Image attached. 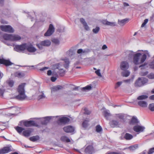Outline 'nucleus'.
Returning a JSON list of instances; mask_svg holds the SVG:
<instances>
[{
	"label": "nucleus",
	"instance_id": "obj_1",
	"mask_svg": "<svg viewBox=\"0 0 154 154\" xmlns=\"http://www.w3.org/2000/svg\"><path fill=\"white\" fill-rule=\"evenodd\" d=\"M146 57L145 54H142L139 53H136L133 56V63L136 65L141 64L145 61Z\"/></svg>",
	"mask_w": 154,
	"mask_h": 154
},
{
	"label": "nucleus",
	"instance_id": "obj_2",
	"mask_svg": "<svg viewBox=\"0 0 154 154\" xmlns=\"http://www.w3.org/2000/svg\"><path fill=\"white\" fill-rule=\"evenodd\" d=\"M25 85V83H22L19 86L17 89L19 94L17 97V98L18 99L23 100L25 99L26 97L24 89V87Z\"/></svg>",
	"mask_w": 154,
	"mask_h": 154
},
{
	"label": "nucleus",
	"instance_id": "obj_3",
	"mask_svg": "<svg viewBox=\"0 0 154 154\" xmlns=\"http://www.w3.org/2000/svg\"><path fill=\"white\" fill-rule=\"evenodd\" d=\"M4 38L6 40L13 42L18 41L21 39V37L17 34H5L3 36Z\"/></svg>",
	"mask_w": 154,
	"mask_h": 154
},
{
	"label": "nucleus",
	"instance_id": "obj_4",
	"mask_svg": "<svg viewBox=\"0 0 154 154\" xmlns=\"http://www.w3.org/2000/svg\"><path fill=\"white\" fill-rule=\"evenodd\" d=\"M148 81V79L146 78H139L135 82L134 85L135 87H140L147 83Z\"/></svg>",
	"mask_w": 154,
	"mask_h": 154
},
{
	"label": "nucleus",
	"instance_id": "obj_5",
	"mask_svg": "<svg viewBox=\"0 0 154 154\" xmlns=\"http://www.w3.org/2000/svg\"><path fill=\"white\" fill-rule=\"evenodd\" d=\"M0 28L2 31L8 33H12L14 32V29L10 25H1Z\"/></svg>",
	"mask_w": 154,
	"mask_h": 154
},
{
	"label": "nucleus",
	"instance_id": "obj_6",
	"mask_svg": "<svg viewBox=\"0 0 154 154\" xmlns=\"http://www.w3.org/2000/svg\"><path fill=\"white\" fill-rule=\"evenodd\" d=\"M51 44V42L50 40H46L37 44V45L40 49H42L43 48V46L48 47Z\"/></svg>",
	"mask_w": 154,
	"mask_h": 154
},
{
	"label": "nucleus",
	"instance_id": "obj_7",
	"mask_svg": "<svg viewBox=\"0 0 154 154\" xmlns=\"http://www.w3.org/2000/svg\"><path fill=\"white\" fill-rule=\"evenodd\" d=\"M51 95L53 99L57 98L58 95V85L52 86L51 88Z\"/></svg>",
	"mask_w": 154,
	"mask_h": 154
},
{
	"label": "nucleus",
	"instance_id": "obj_8",
	"mask_svg": "<svg viewBox=\"0 0 154 154\" xmlns=\"http://www.w3.org/2000/svg\"><path fill=\"white\" fill-rule=\"evenodd\" d=\"M55 31V28L53 25L50 24L48 29L44 34V35L46 37L50 36L52 35Z\"/></svg>",
	"mask_w": 154,
	"mask_h": 154
},
{
	"label": "nucleus",
	"instance_id": "obj_9",
	"mask_svg": "<svg viewBox=\"0 0 154 154\" xmlns=\"http://www.w3.org/2000/svg\"><path fill=\"white\" fill-rule=\"evenodd\" d=\"M26 44H24L22 45H16L14 48V50L17 52H20L26 49Z\"/></svg>",
	"mask_w": 154,
	"mask_h": 154
},
{
	"label": "nucleus",
	"instance_id": "obj_10",
	"mask_svg": "<svg viewBox=\"0 0 154 154\" xmlns=\"http://www.w3.org/2000/svg\"><path fill=\"white\" fill-rule=\"evenodd\" d=\"M64 131L67 133H71L75 131V128L71 125H67L63 128Z\"/></svg>",
	"mask_w": 154,
	"mask_h": 154
},
{
	"label": "nucleus",
	"instance_id": "obj_11",
	"mask_svg": "<svg viewBox=\"0 0 154 154\" xmlns=\"http://www.w3.org/2000/svg\"><path fill=\"white\" fill-rule=\"evenodd\" d=\"M57 116H47L41 119L42 123L43 125H46L48 123L50 120L53 119L55 117H57Z\"/></svg>",
	"mask_w": 154,
	"mask_h": 154
},
{
	"label": "nucleus",
	"instance_id": "obj_12",
	"mask_svg": "<svg viewBox=\"0 0 154 154\" xmlns=\"http://www.w3.org/2000/svg\"><path fill=\"white\" fill-rule=\"evenodd\" d=\"M94 152V149L92 145H89L85 149L84 154H92Z\"/></svg>",
	"mask_w": 154,
	"mask_h": 154
},
{
	"label": "nucleus",
	"instance_id": "obj_13",
	"mask_svg": "<svg viewBox=\"0 0 154 154\" xmlns=\"http://www.w3.org/2000/svg\"><path fill=\"white\" fill-rule=\"evenodd\" d=\"M70 121V119L66 117H63L58 119V122L64 125L68 124Z\"/></svg>",
	"mask_w": 154,
	"mask_h": 154
},
{
	"label": "nucleus",
	"instance_id": "obj_14",
	"mask_svg": "<svg viewBox=\"0 0 154 154\" xmlns=\"http://www.w3.org/2000/svg\"><path fill=\"white\" fill-rule=\"evenodd\" d=\"M23 125L26 127H30L32 126H37V124L33 121H24L23 122Z\"/></svg>",
	"mask_w": 154,
	"mask_h": 154
},
{
	"label": "nucleus",
	"instance_id": "obj_15",
	"mask_svg": "<svg viewBox=\"0 0 154 154\" xmlns=\"http://www.w3.org/2000/svg\"><path fill=\"white\" fill-rule=\"evenodd\" d=\"M129 67L128 63L127 61H122L120 64V67L122 70L125 71L128 69Z\"/></svg>",
	"mask_w": 154,
	"mask_h": 154
},
{
	"label": "nucleus",
	"instance_id": "obj_16",
	"mask_svg": "<svg viewBox=\"0 0 154 154\" xmlns=\"http://www.w3.org/2000/svg\"><path fill=\"white\" fill-rule=\"evenodd\" d=\"M26 49L30 52L33 53L36 51V49L31 44H26Z\"/></svg>",
	"mask_w": 154,
	"mask_h": 154
},
{
	"label": "nucleus",
	"instance_id": "obj_17",
	"mask_svg": "<svg viewBox=\"0 0 154 154\" xmlns=\"http://www.w3.org/2000/svg\"><path fill=\"white\" fill-rule=\"evenodd\" d=\"M144 129V127L139 125L134 126L133 128L134 131L137 132H142Z\"/></svg>",
	"mask_w": 154,
	"mask_h": 154
},
{
	"label": "nucleus",
	"instance_id": "obj_18",
	"mask_svg": "<svg viewBox=\"0 0 154 154\" xmlns=\"http://www.w3.org/2000/svg\"><path fill=\"white\" fill-rule=\"evenodd\" d=\"M0 63L4 64L7 66L11 65L13 64L9 60L2 58H0Z\"/></svg>",
	"mask_w": 154,
	"mask_h": 154
},
{
	"label": "nucleus",
	"instance_id": "obj_19",
	"mask_svg": "<svg viewBox=\"0 0 154 154\" xmlns=\"http://www.w3.org/2000/svg\"><path fill=\"white\" fill-rule=\"evenodd\" d=\"M109 124L110 126L113 127H118L120 125L119 121L114 120H111L109 122Z\"/></svg>",
	"mask_w": 154,
	"mask_h": 154
},
{
	"label": "nucleus",
	"instance_id": "obj_20",
	"mask_svg": "<svg viewBox=\"0 0 154 154\" xmlns=\"http://www.w3.org/2000/svg\"><path fill=\"white\" fill-rule=\"evenodd\" d=\"M137 103L139 106L142 108H146L147 106V103L145 100L138 101Z\"/></svg>",
	"mask_w": 154,
	"mask_h": 154
},
{
	"label": "nucleus",
	"instance_id": "obj_21",
	"mask_svg": "<svg viewBox=\"0 0 154 154\" xmlns=\"http://www.w3.org/2000/svg\"><path fill=\"white\" fill-rule=\"evenodd\" d=\"M60 64L58 63V75L60 76H63L65 73L66 71L60 67Z\"/></svg>",
	"mask_w": 154,
	"mask_h": 154
},
{
	"label": "nucleus",
	"instance_id": "obj_22",
	"mask_svg": "<svg viewBox=\"0 0 154 154\" xmlns=\"http://www.w3.org/2000/svg\"><path fill=\"white\" fill-rule=\"evenodd\" d=\"M11 151V149L9 147H5L0 149L1 154H4L8 153Z\"/></svg>",
	"mask_w": 154,
	"mask_h": 154
},
{
	"label": "nucleus",
	"instance_id": "obj_23",
	"mask_svg": "<svg viewBox=\"0 0 154 154\" xmlns=\"http://www.w3.org/2000/svg\"><path fill=\"white\" fill-rule=\"evenodd\" d=\"M62 61V63H63L64 67L65 68L67 69L69 66L70 63L69 59L67 58H65Z\"/></svg>",
	"mask_w": 154,
	"mask_h": 154
},
{
	"label": "nucleus",
	"instance_id": "obj_24",
	"mask_svg": "<svg viewBox=\"0 0 154 154\" xmlns=\"http://www.w3.org/2000/svg\"><path fill=\"white\" fill-rule=\"evenodd\" d=\"M31 132V130L29 129L24 131L23 132V134L25 137H28L30 135Z\"/></svg>",
	"mask_w": 154,
	"mask_h": 154
},
{
	"label": "nucleus",
	"instance_id": "obj_25",
	"mask_svg": "<svg viewBox=\"0 0 154 154\" xmlns=\"http://www.w3.org/2000/svg\"><path fill=\"white\" fill-rule=\"evenodd\" d=\"M138 122L137 119L136 118L133 117L129 122V124L131 125H134L138 123Z\"/></svg>",
	"mask_w": 154,
	"mask_h": 154
},
{
	"label": "nucleus",
	"instance_id": "obj_26",
	"mask_svg": "<svg viewBox=\"0 0 154 154\" xmlns=\"http://www.w3.org/2000/svg\"><path fill=\"white\" fill-rule=\"evenodd\" d=\"M60 140L66 143H69L71 141L70 140L69 138L66 136H62L60 138Z\"/></svg>",
	"mask_w": 154,
	"mask_h": 154
},
{
	"label": "nucleus",
	"instance_id": "obj_27",
	"mask_svg": "<svg viewBox=\"0 0 154 154\" xmlns=\"http://www.w3.org/2000/svg\"><path fill=\"white\" fill-rule=\"evenodd\" d=\"M124 115L123 114H116L115 118L117 119H120L119 122H121V120H124Z\"/></svg>",
	"mask_w": 154,
	"mask_h": 154
},
{
	"label": "nucleus",
	"instance_id": "obj_28",
	"mask_svg": "<svg viewBox=\"0 0 154 154\" xmlns=\"http://www.w3.org/2000/svg\"><path fill=\"white\" fill-rule=\"evenodd\" d=\"M6 83L8 85L11 87H13L14 84V81L11 79L7 80Z\"/></svg>",
	"mask_w": 154,
	"mask_h": 154
},
{
	"label": "nucleus",
	"instance_id": "obj_29",
	"mask_svg": "<svg viewBox=\"0 0 154 154\" xmlns=\"http://www.w3.org/2000/svg\"><path fill=\"white\" fill-rule=\"evenodd\" d=\"M148 98V96L146 95H141L138 96L137 98V99L139 101L147 99Z\"/></svg>",
	"mask_w": 154,
	"mask_h": 154
},
{
	"label": "nucleus",
	"instance_id": "obj_30",
	"mask_svg": "<svg viewBox=\"0 0 154 154\" xmlns=\"http://www.w3.org/2000/svg\"><path fill=\"white\" fill-rule=\"evenodd\" d=\"M124 137L126 140H130L133 138V136L130 134L126 133L125 134Z\"/></svg>",
	"mask_w": 154,
	"mask_h": 154
},
{
	"label": "nucleus",
	"instance_id": "obj_31",
	"mask_svg": "<svg viewBox=\"0 0 154 154\" xmlns=\"http://www.w3.org/2000/svg\"><path fill=\"white\" fill-rule=\"evenodd\" d=\"M15 76L18 78H21L24 76V73L23 72H17L15 73Z\"/></svg>",
	"mask_w": 154,
	"mask_h": 154
},
{
	"label": "nucleus",
	"instance_id": "obj_32",
	"mask_svg": "<svg viewBox=\"0 0 154 154\" xmlns=\"http://www.w3.org/2000/svg\"><path fill=\"white\" fill-rule=\"evenodd\" d=\"M46 98V96L44 94L43 92L42 91L39 93V94L38 96V100L41 99H45Z\"/></svg>",
	"mask_w": 154,
	"mask_h": 154
},
{
	"label": "nucleus",
	"instance_id": "obj_33",
	"mask_svg": "<svg viewBox=\"0 0 154 154\" xmlns=\"http://www.w3.org/2000/svg\"><path fill=\"white\" fill-rule=\"evenodd\" d=\"M5 89L4 86H0V96L2 97L3 96V94L5 91Z\"/></svg>",
	"mask_w": 154,
	"mask_h": 154
},
{
	"label": "nucleus",
	"instance_id": "obj_34",
	"mask_svg": "<svg viewBox=\"0 0 154 154\" xmlns=\"http://www.w3.org/2000/svg\"><path fill=\"white\" fill-rule=\"evenodd\" d=\"M39 139V137L38 136H33L29 138V140L33 142H34L38 140Z\"/></svg>",
	"mask_w": 154,
	"mask_h": 154
},
{
	"label": "nucleus",
	"instance_id": "obj_35",
	"mask_svg": "<svg viewBox=\"0 0 154 154\" xmlns=\"http://www.w3.org/2000/svg\"><path fill=\"white\" fill-rule=\"evenodd\" d=\"M124 71L122 72V75L123 76L127 77L129 75L130 72L128 70H125Z\"/></svg>",
	"mask_w": 154,
	"mask_h": 154
},
{
	"label": "nucleus",
	"instance_id": "obj_36",
	"mask_svg": "<svg viewBox=\"0 0 154 154\" xmlns=\"http://www.w3.org/2000/svg\"><path fill=\"white\" fill-rule=\"evenodd\" d=\"M103 115L106 119H108L109 117L111 115L107 111L105 110L103 112Z\"/></svg>",
	"mask_w": 154,
	"mask_h": 154
},
{
	"label": "nucleus",
	"instance_id": "obj_37",
	"mask_svg": "<svg viewBox=\"0 0 154 154\" xmlns=\"http://www.w3.org/2000/svg\"><path fill=\"white\" fill-rule=\"evenodd\" d=\"M138 147V145L135 144L129 147L128 148L130 150L133 151L136 149Z\"/></svg>",
	"mask_w": 154,
	"mask_h": 154
},
{
	"label": "nucleus",
	"instance_id": "obj_38",
	"mask_svg": "<svg viewBox=\"0 0 154 154\" xmlns=\"http://www.w3.org/2000/svg\"><path fill=\"white\" fill-rule=\"evenodd\" d=\"M15 128L17 132L20 134L21 133L22 131L24 130V128L19 126H17Z\"/></svg>",
	"mask_w": 154,
	"mask_h": 154
},
{
	"label": "nucleus",
	"instance_id": "obj_39",
	"mask_svg": "<svg viewBox=\"0 0 154 154\" xmlns=\"http://www.w3.org/2000/svg\"><path fill=\"white\" fill-rule=\"evenodd\" d=\"M89 120H85L82 123V126L83 127L86 128L87 127L88 125Z\"/></svg>",
	"mask_w": 154,
	"mask_h": 154
},
{
	"label": "nucleus",
	"instance_id": "obj_40",
	"mask_svg": "<svg viewBox=\"0 0 154 154\" xmlns=\"http://www.w3.org/2000/svg\"><path fill=\"white\" fill-rule=\"evenodd\" d=\"M128 20L127 19H125L122 20L121 21H119V24L121 26H123L127 22V21H128Z\"/></svg>",
	"mask_w": 154,
	"mask_h": 154
},
{
	"label": "nucleus",
	"instance_id": "obj_41",
	"mask_svg": "<svg viewBox=\"0 0 154 154\" xmlns=\"http://www.w3.org/2000/svg\"><path fill=\"white\" fill-rule=\"evenodd\" d=\"M103 23L105 25H110L111 26H115V24L114 23L110 22L107 21H104Z\"/></svg>",
	"mask_w": 154,
	"mask_h": 154
},
{
	"label": "nucleus",
	"instance_id": "obj_42",
	"mask_svg": "<svg viewBox=\"0 0 154 154\" xmlns=\"http://www.w3.org/2000/svg\"><path fill=\"white\" fill-rule=\"evenodd\" d=\"M102 131V128L100 125H97L96 126V131L98 133L101 132Z\"/></svg>",
	"mask_w": 154,
	"mask_h": 154
},
{
	"label": "nucleus",
	"instance_id": "obj_43",
	"mask_svg": "<svg viewBox=\"0 0 154 154\" xmlns=\"http://www.w3.org/2000/svg\"><path fill=\"white\" fill-rule=\"evenodd\" d=\"M148 108L151 111H154V103H152L149 104Z\"/></svg>",
	"mask_w": 154,
	"mask_h": 154
},
{
	"label": "nucleus",
	"instance_id": "obj_44",
	"mask_svg": "<svg viewBox=\"0 0 154 154\" xmlns=\"http://www.w3.org/2000/svg\"><path fill=\"white\" fill-rule=\"evenodd\" d=\"M100 30V28L98 27H96L95 28L93 29L92 31L94 33H97Z\"/></svg>",
	"mask_w": 154,
	"mask_h": 154
},
{
	"label": "nucleus",
	"instance_id": "obj_45",
	"mask_svg": "<svg viewBox=\"0 0 154 154\" xmlns=\"http://www.w3.org/2000/svg\"><path fill=\"white\" fill-rule=\"evenodd\" d=\"M84 113L87 115H89L91 113V112L88 110L87 108H85L84 109Z\"/></svg>",
	"mask_w": 154,
	"mask_h": 154
},
{
	"label": "nucleus",
	"instance_id": "obj_46",
	"mask_svg": "<svg viewBox=\"0 0 154 154\" xmlns=\"http://www.w3.org/2000/svg\"><path fill=\"white\" fill-rule=\"evenodd\" d=\"M92 88V87L91 85H88L85 87H83L82 88V89L84 90H90Z\"/></svg>",
	"mask_w": 154,
	"mask_h": 154
},
{
	"label": "nucleus",
	"instance_id": "obj_47",
	"mask_svg": "<svg viewBox=\"0 0 154 154\" xmlns=\"http://www.w3.org/2000/svg\"><path fill=\"white\" fill-rule=\"evenodd\" d=\"M147 77L149 79H154V73H151L147 75Z\"/></svg>",
	"mask_w": 154,
	"mask_h": 154
},
{
	"label": "nucleus",
	"instance_id": "obj_48",
	"mask_svg": "<svg viewBox=\"0 0 154 154\" xmlns=\"http://www.w3.org/2000/svg\"><path fill=\"white\" fill-rule=\"evenodd\" d=\"M122 82H117L116 84L115 87V88L116 89L118 87H119V86H120L122 84Z\"/></svg>",
	"mask_w": 154,
	"mask_h": 154
},
{
	"label": "nucleus",
	"instance_id": "obj_49",
	"mask_svg": "<svg viewBox=\"0 0 154 154\" xmlns=\"http://www.w3.org/2000/svg\"><path fill=\"white\" fill-rule=\"evenodd\" d=\"M154 152V147L150 148L148 152V154H151Z\"/></svg>",
	"mask_w": 154,
	"mask_h": 154
},
{
	"label": "nucleus",
	"instance_id": "obj_50",
	"mask_svg": "<svg viewBox=\"0 0 154 154\" xmlns=\"http://www.w3.org/2000/svg\"><path fill=\"white\" fill-rule=\"evenodd\" d=\"M148 19H145L144 20V22L141 25V27H144V26L148 22Z\"/></svg>",
	"mask_w": 154,
	"mask_h": 154
},
{
	"label": "nucleus",
	"instance_id": "obj_51",
	"mask_svg": "<svg viewBox=\"0 0 154 154\" xmlns=\"http://www.w3.org/2000/svg\"><path fill=\"white\" fill-rule=\"evenodd\" d=\"M100 69H98L95 71V72L97 74V75L98 76H101V75L100 72Z\"/></svg>",
	"mask_w": 154,
	"mask_h": 154
},
{
	"label": "nucleus",
	"instance_id": "obj_52",
	"mask_svg": "<svg viewBox=\"0 0 154 154\" xmlns=\"http://www.w3.org/2000/svg\"><path fill=\"white\" fill-rule=\"evenodd\" d=\"M53 43L57 44L58 43V39L57 38H53L51 40Z\"/></svg>",
	"mask_w": 154,
	"mask_h": 154
},
{
	"label": "nucleus",
	"instance_id": "obj_53",
	"mask_svg": "<svg viewBox=\"0 0 154 154\" xmlns=\"http://www.w3.org/2000/svg\"><path fill=\"white\" fill-rule=\"evenodd\" d=\"M80 20L81 22L83 24V25L86 23L85 20L83 18H80Z\"/></svg>",
	"mask_w": 154,
	"mask_h": 154
},
{
	"label": "nucleus",
	"instance_id": "obj_54",
	"mask_svg": "<svg viewBox=\"0 0 154 154\" xmlns=\"http://www.w3.org/2000/svg\"><path fill=\"white\" fill-rule=\"evenodd\" d=\"M84 53L85 52V51H83V50L82 49H79L78 50H77V53L78 54H80L81 53Z\"/></svg>",
	"mask_w": 154,
	"mask_h": 154
},
{
	"label": "nucleus",
	"instance_id": "obj_55",
	"mask_svg": "<svg viewBox=\"0 0 154 154\" xmlns=\"http://www.w3.org/2000/svg\"><path fill=\"white\" fill-rule=\"evenodd\" d=\"M48 68H49L48 67H45L40 69V70L41 71H44L45 70H46L48 69Z\"/></svg>",
	"mask_w": 154,
	"mask_h": 154
},
{
	"label": "nucleus",
	"instance_id": "obj_56",
	"mask_svg": "<svg viewBox=\"0 0 154 154\" xmlns=\"http://www.w3.org/2000/svg\"><path fill=\"white\" fill-rule=\"evenodd\" d=\"M84 26L85 28V29L86 30H88L89 29V27L88 25H87V23L84 24Z\"/></svg>",
	"mask_w": 154,
	"mask_h": 154
},
{
	"label": "nucleus",
	"instance_id": "obj_57",
	"mask_svg": "<svg viewBox=\"0 0 154 154\" xmlns=\"http://www.w3.org/2000/svg\"><path fill=\"white\" fill-rule=\"evenodd\" d=\"M0 22H1V23H3V24H8V22H7V21H6L5 20H4L3 19H2L1 20Z\"/></svg>",
	"mask_w": 154,
	"mask_h": 154
},
{
	"label": "nucleus",
	"instance_id": "obj_58",
	"mask_svg": "<svg viewBox=\"0 0 154 154\" xmlns=\"http://www.w3.org/2000/svg\"><path fill=\"white\" fill-rule=\"evenodd\" d=\"M56 79L57 78L54 77H52L51 78V80L52 82H55Z\"/></svg>",
	"mask_w": 154,
	"mask_h": 154
},
{
	"label": "nucleus",
	"instance_id": "obj_59",
	"mask_svg": "<svg viewBox=\"0 0 154 154\" xmlns=\"http://www.w3.org/2000/svg\"><path fill=\"white\" fill-rule=\"evenodd\" d=\"M131 80H132L130 79H128L124 80L123 81V82H125L129 83L131 82Z\"/></svg>",
	"mask_w": 154,
	"mask_h": 154
},
{
	"label": "nucleus",
	"instance_id": "obj_60",
	"mask_svg": "<svg viewBox=\"0 0 154 154\" xmlns=\"http://www.w3.org/2000/svg\"><path fill=\"white\" fill-rule=\"evenodd\" d=\"M147 63H145L143 64H141V65L140 66H139V67L140 68V67H144V66H145L147 65Z\"/></svg>",
	"mask_w": 154,
	"mask_h": 154
},
{
	"label": "nucleus",
	"instance_id": "obj_61",
	"mask_svg": "<svg viewBox=\"0 0 154 154\" xmlns=\"http://www.w3.org/2000/svg\"><path fill=\"white\" fill-rule=\"evenodd\" d=\"M52 73V71L51 70H49L47 72V75H51Z\"/></svg>",
	"mask_w": 154,
	"mask_h": 154
},
{
	"label": "nucleus",
	"instance_id": "obj_62",
	"mask_svg": "<svg viewBox=\"0 0 154 154\" xmlns=\"http://www.w3.org/2000/svg\"><path fill=\"white\" fill-rule=\"evenodd\" d=\"M149 99L151 100H154V95L150 96L149 97Z\"/></svg>",
	"mask_w": 154,
	"mask_h": 154
},
{
	"label": "nucleus",
	"instance_id": "obj_63",
	"mask_svg": "<svg viewBox=\"0 0 154 154\" xmlns=\"http://www.w3.org/2000/svg\"><path fill=\"white\" fill-rule=\"evenodd\" d=\"M107 48V46L105 45H103L102 47V49L103 50H104Z\"/></svg>",
	"mask_w": 154,
	"mask_h": 154
},
{
	"label": "nucleus",
	"instance_id": "obj_64",
	"mask_svg": "<svg viewBox=\"0 0 154 154\" xmlns=\"http://www.w3.org/2000/svg\"><path fill=\"white\" fill-rule=\"evenodd\" d=\"M107 154H119L118 153L115 152H111L108 153Z\"/></svg>",
	"mask_w": 154,
	"mask_h": 154
}]
</instances>
